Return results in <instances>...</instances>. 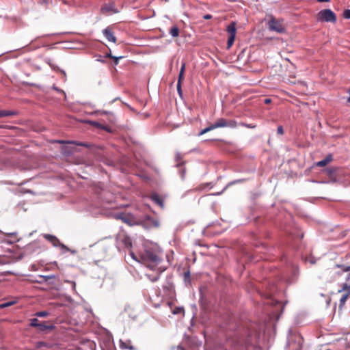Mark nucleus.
I'll use <instances>...</instances> for the list:
<instances>
[{
    "label": "nucleus",
    "mask_w": 350,
    "mask_h": 350,
    "mask_svg": "<svg viewBox=\"0 0 350 350\" xmlns=\"http://www.w3.org/2000/svg\"><path fill=\"white\" fill-rule=\"evenodd\" d=\"M317 20L320 22L336 23V16L330 9H324L317 14Z\"/></svg>",
    "instance_id": "nucleus-1"
},
{
    "label": "nucleus",
    "mask_w": 350,
    "mask_h": 350,
    "mask_svg": "<svg viewBox=\"0 0 350 350\" xmlns=\"http://www.w3.org/2000/svg\"><path fill=\"white\" fill-rule=\"evenodd\" d=\"M44 238L51 243L54 247H59L63 250V252H70L72 254H75L76 251L70 250L66 245L62 243L54 235L49 234H44Z\"/></svg>",
    "instance_id": "nucleus-2"
},
{
    "label": "nucleus",
    "mask_w": 350,
    "mask_h": 350,
    "mask_svg": "<svg viewBox=\"0 0 350 350\" xmlns=\"http://www.w3.org/2000/svg\"><path fill=\"white\" fill-rule=\"evenodd\" d=\"M212 124L214 129L223 127L235 128L237 126V123L235 120H226L224 118H219Z\"/></svg>",
    "instance_id": "nucleus-3"
},
{
    "label": "nucleus",
    "mask_w": 350,
    "mask_h": 350,
    "mask_svg": "<svg viewBox=\"0 0 350 350\" xmlns=\"http://www.w3.org/2000/svg\"><path fill=\"white\" fill-rule=\"evenodd\" d=\"M144 258L155 264H158L161 260L159 252L152 249L146 250Z\"/></svg>",
    "instance_id": "nucleus-4"
},
{
    "label": "nucleus",
    "mask_w": 350,
    "mask_h": 350,
    "mask_svg": "<svg viewBox=\"0 0 350 350\" xmlns=\"http://www.w3.org/2000/svg\"><path fill=\"white\" fill-rule=\"evenodd\" d=\"M268 25L269 29L271 31H275L277 33H284L285 31V29L281 23L273 17H271L269 21Z\"/></svg>",
    "instance_id": "nucleus-5"
},
{
    "label": "nucleus",
    "mask_w": 350,
    "mask_h": 350,
    "mask_svg": "<svg viewBox=\"0 0 350 350\" xmlns=\"http://www.w3.org/2000/svg\"><path fill=\"white\" fill-rule=\"evenodd\" d=\"M101 12L103 14H111L118 13L119 10L115 7L113 2H109L102 6Z\"/></svg>",
    "instance_id": "nucleus-6"
},
{
    "label": "nucleus",
    "mask_w": 350,
    "mask_h": 350,
    "mask_svg": "<svg viewBox=\"0 0 350 350\" xmlns=\"http://www.w3.org/2000/svg\"><path fill=\"white\" fill-rule=\"evenodd\" d=\"M103 33L108 41L114 43L116 42V38L112 32L111 27H107V28L104 29L103 30Z\"/></svg>",
    "instance_id": "nucleus-7"
},
{
    "label": "nucleus",
    "mask_w": 350,
    "mask_h": 350,
    "mask_svg": "<svg viewBox=\"0 0 350 350\" xmlns=\"http://www.w3.org/2000/svg\"><path fill=\"white\" fill-rule=\"evenodd\" d=\"M150 199L154 203L159 206L161 208H164V200L157 193H152L150 196Z\"/></svg>",
    "instance_id": "nucleus-8"
},
{
    "label": "nucleus",
    "mask_w": 350,
    "mask_h": 350,
    "mask_svg": "<svg viewBox=\"0 0 350 350\" xmlns=\"http://www.w3.org/2000/svg\"><path fill=\"white\" fill-rule=\"evenodd\" d=\"M334 267L340 269L341 271H337L338 275H340L342 272H349L346 280L349 281L350 280V265L336 264Z\"/></svg>",
    "instance_id": "nucleus-9"
},
{
    "label": "nucleus",
    "mask_w": 350,
    "mask_h": 350,
    "mask_svg": "<svg viewBox=\"0 0 350 350\" xmlns=\"http://www.w3.org/2000/svg\"><path fill=\"white\" fill-rule=\"evenodd\" d=\"M227 32L229 34V36H232L234 38L236 37V23L232 22L229 24V25L227 27Z\"/></svg>",
    "instance_id": "nucleus-10"
},
{
    "label": "nucleus",
    "mask_w": 350,
    "mask_h": 350,
    "mask_svg": "<svg viewBox=\"0 0 350 350\" xmlns=\"http://www.w3.org/2000/svg\"><path fill=\"white\" fill-rule=\"evenodd\" d=\"M332 160V156L331 154H329L323 160L318 161L317 163V166L324 167V166L327 165L329 162H331Z\"/></svg>",
    "instance_id": "nucleus-11"
},
{
    "label": "nucleus",
    "mask_w": 350,
    "mask_h": 350,
    "mask_svg": "<svg viewBox=\"0 0 350 350\" xmlns=\"http://www.w3.org/2000/svg\"><path fill=\"white\" fill-rule=\"evenodd\" d=\"M37 278H41L42 280H36L35 282H37V283H39V284H42L44 282H48L51 279L55 278V275H53V274L49 275H39L37 276Z\"/></svg>",
    "instance_id": "nucleus-12"
},
{
    "label": "nucleus",
    "mask_w": 350,
    "mask_h": 350,
    "mask_svg": "<svg viewBox=\"0 0 350 350\" xmlns=\"http://www.w3.org/2000/svg\"><path fill=\"white\" fill-rule=\"evenodd\" d=\"M37 328L41 332H44L47 329H53L54 328V326L53 325H46L44 322H40L38 325L37 326Z\"/></svg>",
    "instance_id": "nucleus-13"
},
{
    "label": "nucleus",
    "mask_w": 350,
    "mask_h": 350,
    "mask_svg": "<svg viewBox=\"0 0 350 350\" xmlns=\"http://www.w3.org/2000/svg\"><path fill=\"white\" fill-rule=\"evenodd\" d=\"M120 347L121 349H127L129 350H133L134 347L131 345V340H127L126 342H124L122 340H120Z\"/></svg>",
    "instance_id": "nucleus-14"
},
{
    "label": "nucleus",
    "mask_w": 350,
    "mask_h": 350,
    "mask_svg": "<svg viewBox=\"0 0 350 350\" xmlns=\"http://www.w3.org/2000/svg\"><path fill=\"white\" fill-rule=\"evenodd\" d=\"M179 29L176 25L173 26L169 31L170 34L173 37L176 38L179 36Z\"/></svg>",
    "instance_id": "nucleus-15"
},
{
    "label": "nucleus",
    "mask_w": 350,
    "mask_h": 350,
    "mask_svg": "<svg viewBox=\"0 0 350 350\" xmlns=\"http://www.w3.org/2000/svg\"><path fill=\"white\" fill-rule=\"evenodd\" d=\"M16 114V112L14 111H7V110H1L0 111V118L14 116Z\"/></svg>",
    "instance_id": "nucleus-16"
},
{
    "label": "nucleus",
    "mask_w": 350,
    "mask_h": 350,
    "mask_svg": "<svg viewBox=\"0 0 350 350\" xmlns=\"http://www.w3.org/2000/svg\"><path fill=\"white\" fill-rule=\"evenodd\" d=\"M185 70V63L183 62L180 72H179L178 81L182 82V81L183 79V77H184Z\"/></svg>",
    "instance_id": "nucleus-17"
},
{
    "label": "nucleus",
    "mask_w": 350,
    "mask_h": 350,
    "mask_svg": "<svg viewBox=\"0 0 350 350\" xmlns=\"http://www.w3.org/2000/svg\"><path fill=\"white\" fill-rule=\"evenodd\" d=\"M122 241L123 242L124 246L127 248L131 247L132 246V243L131 239L127 236H124Z\"/></svg>",
    "instance_id": "nucleus-18"
},
{
    "label": "nucleus",
    "mask_w": 350,
    "mask_h": 350,
    "mask_svg": "<svg viewBox=\"0 0 350 350\" xmlns=\"http://www.w3.org/2000/svg\"><path fill=\"white\" fill-rule=\"evenodd\" d=\"M349 295L350 294L345 293L342 295L341 298L340 299V304H339L340 308H342L344 306Z\"/></svg>",
    "instance_id": "nucleus-19"
},
{
    "label": "nucleus",
    "mask_w": 350,
    "mask_h": 350,
    "mask_svg": "<svg viewBox=\"0 0 350 350\" xmlns=\"http://www.w3.org/2000/svg\"><path fill=\"white\" fill-rule=\"evenodd\" d=\"M342 291H346L345 293L350 294V286L347 283L343 284L342 288L338 290V293H341Z\"/></svg>",
    "instance_id": "nucleus-20"
},
{
    "label": "nucleus",
    "mask_w": 350,
    "mask_h": 350,
    "mask_svg": "<svg viewBox=\"0 0 350 350\" xmlns=\"http://www.w3.org/2000/svg\"><path fill=\"white\" fill-rule=\"evenodd\" d=\"M176 161L178 163L177 166H180L183 162H180L183 159V156L180 152H176L175 156Z\"/></svg>",
    "instance_id": "nucleus-21"
},
{
    "label": "nucleus",
    "mask_w": 350,
    "mask_h": 350,
    "mask_svg": "<svg viewBox=\"0 0 350 350\" xmlns=\"http://www.w3.org/2000/svg\"><path fill=\"white\" fill-rule=\"evenodd\" d=\"M214 128H213V124H211L209 126L202 129L200 133H199V135H204V133H206L212 130H213Z\"/></svg>",
    "instance_id": "nucleus-22"
},
{
    "label": "nucleus",
    "mask_w": 350,
    "mask_h": 350,
    "mask_svg": "<svg viewBox=\"0 0 350 350\" xmlns=\"http://www.w3.org/2000/svg\"><path fill=\"white\" fill-rule=\"evenodd\" d=\"M66 143L73 144H76L77 146H84V147H88L89 146V144H87V143L78 142H75V141H69V142H67Z\"/></svg>",
    "instance_id": "nucleus-23"
},
{
    "label": "nucleus",
    "mask_w": 350,
    "mask_h": 350,
    "mask_svg": "<svg viewBox=\"0 0 350 350\" xmlns=\"http://www.w3.org/2000/svg\"><path fill=\"white\" fill-rule=\"evenodd\" d=\"M234 39H235V38H234L232 36H228V42H227V48L228 49H230L232 46V44L234 42Z\"/></svg>",
    "instance_id": "nucleus-24"
},
{
    "label": "nucleus",
    "mask_w": 350,
    "mask_h": 350,
    "mask_svg": "<svg viewBox=\"0 0 350 350\" xmlns=\"http://www.w3.org/2000/svg\"><path fill=\"white\" fill-rule=\"evenodd\" d=\"M39 323H40V321H38V319L33 318V319H31L30 325L31 327H37Z\"/></svg>",
    "instance_id": "nucleus-25"
},
{
    "label": "nucleus",
    "mask_w": 350,
    "mask_h": 350,
    "mask_svg": "<svg viewBox=\"0 0 350 350\" xmlns=\"http://www.w3.org/2000/svg\"><path fill=\"white\" fill-rule=\"evenodd\" d=\"M49 313L46 311H40L36 313V316L38 317H45L48 316Z\"/></svg>",
    "instance_id": "nucleus-26"
},
{
    "label": "nucleus",
    "mask_w": 350,
    "mask_h": 350,
    "mask_svg": "<svg viewBox=\"0 0 350 350\" xmlns=\"http://www.w3.org/2000/svg\"><path fill=\"white\" fill-rule=\"evenodd\" d=\"M14 304V301H8L3 304H0V308H4L8 306H10Z\"/></svg>",
    "instance_id": "nucleus-27"
},
{
    "label": "nucleus",
    "mask_w": 350,
    "mask_h": 350,
    "mask_svg": "<svg viewBox=\"0 0 350 350\" xmlns=\"http://www.w3.org/2000/svg\"><path fill=\"white\" fill-rule=\"evenodd\" d=\"M248 339L243 340L239 339L237 341V345L243 346L244 345H247L248 343Z\"/></svg>",
    "instance_id": "nucleus-28"
},
{
    "label": "nucleus",
    "mask_w": 350,
    "mask_h": 350,
    "mask_svg": "<svg viewBox=\"0 0 350 350\" xmlns=\"http://www.w3.org/2000/svg\"><path fill=\"white\" fill-rule=\"evenodd\" d=\"M343 17L347 19H350V10H345L344 11Z\"/></svg>",
    "instance_id": "nucleus-29"
},
{
    "label": "nucleus",
    "mask_w": 350,
    "mask_h": 350,
    "mask_svg": "<svg viewBox=\"0 0 350 350\" xmlns=\"http://www.w3.org/2000/svg\"><path fill=\"white\" fill-rule=\"evenodd\" d=\"M42 347H49V345L46 342L42 341H39L36 343L37 348H40Z\"/></svg>",
    "instance_id": "nucleus-30"
},
{
    "label": "nucleus",
    "mask_w": 350,
    "mask_h": 350,
    "mask_svg": "<svg viewBox=\"0 0 350 350\" xmlns=\"http://www.w3.org/2000/svg\"><path fill=\"white\" fill-rule=\"evenodd\" d=\"M181 83L182 82L178 81L176 85L177 92L179 94V95L182 94Z\"/></svg>",
    "instance_id": "nucleus-31"
},
{
    "label": "nucleus",
    "mask_w": 350,
    "mask_h": 350,
    "mask_svg": "<svg viewBox=\"0 0 350 350\" xmlns=\"http://www.w3.org/2000/svg\"><path fill=\"white\" fill-rule=\"evenodd\" d=\"M62 2L65 4V5H73L75 4V2L74 1L72 0H62Z\"/></svg>",
    "instance_id": "nucleus-32"
},
{
    "label": "nucleus",
    "mask_w": 350,
    "mask_h": 350,
    "mask_svg": "<svg viewBox=\"0 0 350 350\" xmlns=\"http://www.w3.org/2000/svg\"><path fill=\"white\" fill-rule=\"evenodd\" d=\"M88 345L92 350H95L96 345L92 341H88Z\"/></svg>",
    "instance_id": "nucleus-33"
},
{
    "label": "nucleus",
    "mask_w": 350,
    "mask_h": 350,
    "mask_svg": "<svg viewBox=\"0 0 350 350\" xmlns=\"http://www.w3.org/2000/svg\"><path fill=\"white\" fill-rule=\"evenodd\" d=\"M277 133L279 135H283L284 134V129H283L282 126L280 125V126H278Z\"/></svg>",
    "instance_id": "nucleus-34"
},
{
    "label": "nucleus",
    "mask_w": 350,
    "mask_h": 350,
    "mask_svg": "<svg viewBox=\"0 0 350 350\" xmlns=\"http://www.w3.org/2000/svg\"><path fill=\"white\" fill-rule=\"evenodd\" d=\"M122 58H123V57H122V56H119V57H116V56H114V57H113V59H114V64H115V65H118V61H119V59H122Z\"/></svg>",
    "instance_id": "nucleus-35"
},
{
    "label": "nucleus",
    "mask_w": 350,
    "mask_h": 350,
    "mask_svg": "<svg viewBox=\"0 0 350 350\" xmlns=\"http://www.w3.org/2000/svg\"><path fill=\"white\" fill-rule=\"evenodd\" d=\"M149 280L152 282H156L157 281V280L159 279V276H153V277H150V275H148Z\"/></svg>",
    "instance_id": "nucleus-36"
},
{
    "label": "nucleus",
    "mask_w": 350,
    "mask_h": 350,
    "mask_svg": "<svg viewBox=\"0 0 350 350\" xmlns=\"http://www.w3.org/2000/svg\"><path fill=\"white\" fill-rule=\"evenodd\" d=\"M241 124L244 126H245V127H247V128H250V129L255 128V125L247 124H245V123H241Z\"/></svg>",
    "instance_id": "nucleus-37"
},
{
    "label": "nucleus",
    "mask_w": 350,
    "mask_h": 350,
    "mask_svg": "<svg viewBox=\"0 0 350 350\" xmlns=\"http://www.w3.org/2000/svg\"><path fill=\"white\" fill-rule=\"evenodd\" d=\"M66 282H68V283L71 284L72 289H73V290H75V287H76V283H75V282H74V281H68V280H67V281H66Z\"/></svg>",
    "instance_id": "nucleus-38"
},
{
    "label": "nucleus",
    "mask_w": 350,
    "mask_h": 350,
    "mask_svg": "<svg viewBox=\"0 0 350 350\" xmlns=\"http://www.w3.org/2000/svg\"><path fill=\"white\" fill-rule=\"evenodd\" d=\"M212 18V16L211 14H206L204 16V19H211Z\"/></svg>",
    "instance_id": "nucleus-39"
},
{
    "label": "nucleus",
    "mask_w": 350,
    "mask_h": 350,
    "mask_svg": "<svg viewBox=\"0 0 350 350\" xmlns=\"http://www.w3.org/2000/svg\"><path fill=\"white\" fill-rule=\"evenodd\" d=\"M270 103H271V99L270 98H265V103L269 104Z\"/></svg>",
    "instance_id": "nucleus-40"
},
{
    "label": "nucleus",
    "mask_w": 350,
    "mask_h": 350,
    "mask_svg": "<svg viewBox=\"0 0 350 350\" xmlns=\"http://www.w3.org/2000/svg\"><path fill=\"white\" fill-rule=\"evenodd\" d=\"M242 181H243V180L239 179V180H237L233 181L232 183L234 184V183H241Z\"/></svg>",
    "instance_id": "nucleus-41"
},
{
    "label": "nucleus",
    "mask_w": 350,
    "mask_h": 350,
    "mask_svg": "<svg viewBox=\"0 0 350 350\" xmlns=\"http://www.w3.org/2000/svg\"><path fill=\"white\" fill-rule=\"evenodd\" d=\"M318 2H329V0H317Z\"/></svg>",
    "instance_id": "nucleus-42"
},
{
    "label": "nucleus",
    "mask_w": 350,
    "mask_h": 350,
    "mask_svg": "<svg viewBox=\"0 0 350 350\" xmlns=\"http://www.w3.org/2000/svg\"><path fill=\"white\" fill-rule=\"evenodd\" d=\"M107 57H110V58H112V59H113V56L111 53H108V54H107Z\"/></svg>",
    "instance_id": "nucleus-43"
},
{
    "label": "nucleus",
    "mask_w": 350,
    "mask_h": 350,
    "mask_svg": "<svg viewBox=\"0 0 350 350\" xmlns=\"http://www.w3.org/2000/svg\"><path fill=\"white\" fill-rule=\"evenodd\" d=\"M57 142L59 143V144H64V143H66V142L62 141V140H58V141H57Z\"/></svg>",
    "instance_id": "nucleus-44"
},
{
    "label": "nucleus",
    "mask_w": 350,
    "mask_h": 350,
    "mask_svg": "<svg viewBox=\"0 0 350 350\" xmlns=\"http://www.w3.org/2000/svg\"><path fill=\"white\" fill-rule=\"evenodd\" d=\"M185 277L187 278V277H189V272H187L185 273Z\"/></svg>",
    "instance_id": "nucleus-45"
},
{
    "label": "nucleus",
    "mask_w": 350,
    "mask_h": 350,
    "mask_svg": "<svg viewBox=\"0 0 350 350\" xmlns=\"http://www.w3.org/2000/svg\"><path fill=\"white\" fill-rule=\"evenodd\" d=\"M53 89H54V90H56V91H57V92H60V91H61L60 90H59V89H58L57 88H56V87H53Z\"/></svg>",
    "instance_id": "nucleus-46"
},
{
    "label": "nucleus",
    "mask_w": 350,
    "mask_h": 350,
    "mask_svg": "<svg viewBox=\"0 0 350 350\" xmlns=\"http://www.w3.org/2000/svg\"><path fill=\"white\" fill-rule=\"evenodd\" d=\"M131 256L133 258H135V255L133 252L131 253Z\"/></svg>",
    "instance_id": "nucleus-47"
},
{
    "label": "nucleus",
    "mask_w": 350,
    "mask_h": 350,
    "mask_svg": "<svg viewBox=\"0 0 350 350\" xmlns=\"http://www.w3.org/2000/svg\"><path fill=\"white\" fill-rule=\"evenodd\" d=\"M92 124H94V125H98V123L95 122H93Z\"/></svg>",
    "instance_id": "nucleus-48"
},
{
    "label": "nucleus",
    "mask_w": 350,
    "mask_h": 350,
    "mask_svg": "<svg viewBox=\"0 0 350 350\" xmlns=\"http://www.w3.org/2000/svg\"><path fill=\"white\" fill-rule=\"evenodd\" d=\"M36 280H42V279L38 278V279Z\"/></svg>",
    "instance_id": "nucleus-49"
},
{
    "label": "nucleus",
    "mask_w": 350,
    "mask_h": 350,
    "mask_svg": "<svg viewBox=\"0 0 350 350\" xmlns=\"http://www.w3.org/2000/svg\"><path fill=\"white\" fill-rule=\"evenodd\" d=\"M97 60H98V61H100V62H103V61L101 60V59H97Z\"/></svg>",
    "instance_id": "nucleus-50"
},
{
    "label": "nucleus",
    "mask_w": 350,
    "mask_h": 350,
    "mask_svg": "<svg viewBox=\"0 0 350 350\" xmlns=\"http://www.w3.org/2000/svg\"><path fill=\"white\" fill-rule=\"evenodd\" d=\"M165 1H167L168 0H165Z\"/></svg>",
    "instance_id": "nucleus-51"
}]
</instances>
